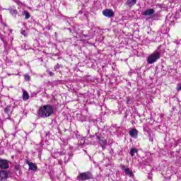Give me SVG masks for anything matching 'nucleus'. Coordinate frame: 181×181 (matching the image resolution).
Returning <instances> with one entry per match:
<instances>
[{
    "label": "nucleus",
    "mask_w": 181,
    "mask_h": 181,
    "mask_svg": "<svg viewBox=\"0 0 181 181\" xmlns=\"http://www.w3.org/2000/svg\"><path fill=\"white\" fill-rule=\"evenodd\" d=\"M14 2H16V4H18V5H19V4H21V1L19 0H13Z\"/></svg>",
    "instance_id": "22"
},
{
    "label": "nucleus",
    "mask_w": 181,
    "mask_h": 181,
    "mask_svg": "<svg viewBox=\"0 0 181 181\" xmlns=\"http://www.w3.org/2000/svg\"><path fill=\"white\" fill-rule=\"evenodd\" d=\"M93 177V175L87 172V173H81L78 176V180H88V179H91V177Z\"/></svg>",
    "instance_id": "3"
},
{
    "label": "nucleus",
    "mask_w": 181,
    "mask_h": 181,
    "mask_svg": "<svg viewBox=\"0 0 181 181\" xmlns=\"http://www.w3.org/2000/svg\"><path fill=\"white\" fill-rule=\"evenodd\" d=\"M0 168L1 169H8L9 168V163H8V160H0Z\"/></svg>",
    "instance_id": "6"
},
{
    "label": "nucleus",
    "mask_w": 181,
    "mask_h": 181,
    "mask_svg": "<svg viewBox=\"0 0 181 181\" xmlns=\"http://www.w3.org/2000/svg\"><path fill=\"white\" fill-rule=\"evenodd\" d=\"M23 14L25 16V19H29V18H30V14H29V12H28V11H24Z\"/></svg>",
    "instance_id": "16"
},
{
    "label": "nucleus",
    "mask_w": 181,
    "mask_h": 181,
    "mask_svg": "<svg viewBox=\"0 0 181 181\" xmlns=\"http://www.w3.org/2000/svg\"><path fill=\"white\" fill-rule=\"evenodd\" d=\"M129 134L132 138H136V136H138V130H136V129H133L129 131Z\"/></svg>",
    "instance_id": "7"
},
{
    "label": "nucleus",
    "mask_w": 181,
    "mask_h": 181,
    "mask_svg": "<svg viewBox=\"0 0 181 181\" xmlns=\"http://www.w3.org/2000/svg\"><path fill=\"white\" fill-rule=\"evenodd\" d=\"M10 13H11V15H17L18 14V11L15 8H10Z\"/></svg>",
    "instance_id": "14"
},
{
    "label": "nucleus",
    "mask_w": 181,
    "mask_h": 181,
    "mask_svg": "<svg viewBox=\"0 0 181 181\" xmlns=\"http://www.w3.org/2000/svg\"><path fill=\"white\" fill-rule=\"evenodd\" d=\"M124 171L125 172L126 175H129L130 176H132V171L129 170V168H124Z\"/></svg>",
    "instance_id": "15"
},
{
    "label": "nucleus",
    "mask_w": 181,
    "mask_h": 181,
    "mask_svg": "<svg viewBox=\"0 0 181 181\" xmlns=\"http://www.w3.org/2000/svg\"><path fill=\"white\" fill-rule=\"evenodd\" d=\"M136 4V0H127V5L129 6H134Z\"/></svg>",
    "instance_id": "11"
},
{
    "label": "nucleus",
    "mask_w": 181,
    "mask_h": 181,
    "mask_svg": "<svg viewBox=\"0 0 181 181\" xmlns=\"http://www.w3.org/2000/svg\"><path fill=\"white\" fill-rule=\"evenodd\" d=\"M155 13V11L152 8L146 10L144 13L143 15L145 16H149V15H153Z\"/></svg>",
    "instance_id": "8"
},
{
    "label": "nucleus",
    "mask_w": 181,
    "mask_h": 181,
    "mask_svg": "<svg viewBox=\"0 0 181 181\" xmlns=\"http://www.w3.org/2000/svg\"><path fill=\"white\" fill-rule=\"evenodd\" d=\"M177 91H180V90H181V83L177 86Z\"/></svg>",
    "instance_id": "21"
},
{
    "label": "nucleus",
    "mask_w": 181,
    "mask_h": 181,
    "mask_svg": "<svg viewBox=\"0 0 181 181\" xmlns=\"http://www.w3.org/2000/svg\"><path fill=\"white\" fill-rule=\"evenodd\" d=\"M54 112L53 106L50 105H46L43 107H41L39 110V114L42 117V118H47V117H50L52 114Z\"/></svg>",
    "instance_id": "1"
},
{
    "label": "nucleus",
    "mask_w": 181,
    "mask_h": 181,
    "mask_svg": "<svg viewBox=\"0 0 181 181\" xmlns=\"http://www.w3.org/2000/svg\"><path fill=\"white\" fill-rule=\"evenodd\" d=\"M4 26H6L5 24H4Z\"/></svg>",
    "instance_id": "27"
},
{
    "label": "nucleus",
    "mask_w": 181,
    "mask_h": 181,
    "mask_svg": "<svg viewBox=\"0 0 181 181\" xmlns=\"http://www.w3.org/2000/svg\"><path fill=\"white\" fill-rule=\"evenodd\" d=\"M4 111H5L6 114H9V112H11V106H7L4 109Z\"/></svg>",
    "instance_id": "18"
},
{
    "label": "nucleus",
    "mask_w": 181,
    "mask_h": 181,
    "mask_svg": "<svg viewBox=\"0 0 181 181\" xmlns=\"http://www.w3.org/2000/svg\"><path fill=\"white\" fill-rule=\"evenodd\" d=\"M165 7L169 8V6H165Z\"/></svg>",
    "instance_id": "25"
},
{
    "label": "nucleus",
    "mask_w": 181,
    "mask_h": 181,
    "mask_svg": "<svg viewBox=\"0 0 181 181\" xmlns=\"http://www.w3.org/2000/svg\"><path fill=\"white\" fill-rule=\"evenodd\" d=\"M103 15L106 18H112L114 16V11L111 9H106L103 11Z\"/></svg>",
    "instance_id": "5"
},
{
    "label": "nucleus",
    "mask_w": 181,
    "mask_h": 181,
    "mask_svg": "<svg viewBox=\"0 0 181 181\" xmlns=\"http://www.w3.org/2000/svg\"><path fill=\"white\" fill-rule=\"evenodd\" d=\"M79 13H81V11H79Z\"/></svg>",
    "instance_id": "26"
},
{
    "label": "nucleus",
    "mask_w": 181,
    "mask_h": 181,
    "mask_svg": "<svg viewBox=\"0 0 181 181\" xmlns=\"http://www.w3.org/2000/svg\"><path fill=\"white\" fill-rule=\"evenodd\" d=\"M100 144L103 149H105V146L107 145V140H100Z\"/></svg>",
    "instance_id": "12"
},
{
    "label": "nucleus",
    "mask_w": 181,
    "mask_h": 181,
    "mask_svg": "<svg viewBox=\"0 0 181 181\" xmlns=\"http://www.w3.org/2000/svg\"><path fill=\"white\" fill-rule=\"evenodd\" d=\"M165 4H166V1H165V2H164V5H165Z\"/></svg>",
    "instance_id": "24"
},
{
    "label": "nucleus",
    "mask_w": 181,
    "mask_h": 181,
    "mask_svg": "<svg viewBox=\"0 0 181 181\" xmlns=\"http://www.w3.org/2000/svg\"><path fill=\"white\" fill-rule=\"evenodd\" d=\"M29 93L25 90H23V101H28L29 100Z\"/></svg>",
    "instance_id": "9"
},
{
    "label": "nucleus",
    "mask_w": 181,
    "mask_h": 181,
    "mask_svg": "<svg viewBox=\"0 0 181 181\" xmlns=\"http://www.w3.org/2000/svg\"><path fill=\"white\" fill-rule=\"evenodd\" d=\"M8 177H9V172L4 170L0 171V180H6Z\"/></svg>",
    "instance_id": "4"
},
{
    "label": "nucleus",
    "mask_w": 181,
    "mask_h": 181,
    "mask_svg": "<svg viewBox=\"0 0 181 181\" xmlns=\"http://www.w3.org/2000/svg\"><path fill=\"white\" fill-rule=\"evenodd\" d=\"M49 76H53V72H49Z\"/></svg>",
    "instance_id": "23"
},
{
    "label": "nucleus",
    "mask_w": 181,
    "mask_h": 181,
    "mask_svg": "<svg viewBox=\"0 0 181 181\" xmlns=\"http://www.w3.org/2000/svg\"><path fill=\"white\" fill-rule=\"evenodd\" d=\"M28 165L29 166V169L30 170H37V167L36 166V164L33 163H28Z\"/></svg>",
    "instance_id": "10"
},
{
    "label": "nucleus",
    "mask_w": 181,
    "mask_h": 181,
    "mask_svg": "<svg viewBox=\"0 0 181 181\" xmlns=\"http://www.w3.org/2000/svg\"><path fill=\"white\" fill-rule=\"evenodd\" d=\"M160 59V54L158 51H155L153 53L150 54L147 58V62L148 64H153L156 60Z\"/></svg>",
    "instance_id": "2"
},
{
    "label": "nucleus",
    "mask_w": 181,
    "mask_h": 181,
    "mask_svg": "<svg viewBox=\"0 0 181 181\" xmlns=\"http://www.w3.org/2000/svg\"><path fill=\"white\" fill-rule=\"evenodd\" d=\"M61 153L59 151H57L52 154L53 158H59L60 156Z\"/></svg>",
    "instance_id": "17"
},
{
    "label": "nucleus",
    "mask_w": 181,
    "mask_h": 181,
    "mask_svg": "<svg viewBox=\"0 0 181 181\" xmlns=\"http://www.w3.org/2000/svg\"><path fill=\"white\" fill-rule=\"evenodd\" d=\"M138 151L136 150V148H132L130 151L131 156H135V153H136Z\"/></svg>",
    "instance_id": "13"
},
{
    "label": "nucleus",
    "mask_w": 181,
    "mask_h": 181,
    "mask_svg": "<svg viewBox=\"0 0 181 181\" xmlns=\"http://www.w3.org/2000/svg\"><path fill=\"white\" fill-rule=\"evenodd\" d=\"M24 77H25V80L26 81H30V76L28 74H25V75L24 76Z\"/></svg>",
    "instance_id": "19"
},
{
    "label": "nucleus",
    "mask_w": 181,
    "mask_h": 181,
    "mask_svg": "<svg viewBox=\"0 0 181 181\" xmlns=\"http://www.w3.org/2000/svg\"><path fill=\"white\" fill-rule=\"evenodd\" d=\"M21 35H23V36H25L26 37V36H28V33H26V31L25 30H22Z\"/></svg>",
    "instance_id": "20"
}]
</instances>
